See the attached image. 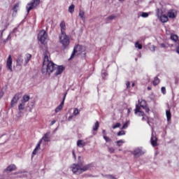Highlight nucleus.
<instances>
[{"label":"nucleus","instance_id":"obj_1","mask_svg":"<svg viewBox=\"0 0 179 179\" xmlns=\"http://www.w3.org/2000/svg\"><path fill=\"white\" fill-rule=\"evenodd\" d=\"M64 69L65 67L63 66H58L52 61L50 60V52L48 51L45 50L43 52V63L42 66V73L44 75H50L52 72H54L55 76H58V75H61L62 72H64Z\"/></svg>","mask_w":179,"mask_h":179},{"label":"nucleus","instance_id":"obj_2","mask_svg":"<svg viewBox=\"0 0 179 179\" xmlns=\"http://www.w3.org/2000/svg\"><path fill=\"white\" fill-rule=\"evenodd\" d=\"M70 169L73 174H82V173H85V171H87L90 169V165L80 166L73 164L71 166Z\"/></svg>","mask_w":179,"mask_h":179},{"label":"nucleus","instance_id":"obj_3","mask_svg":"<svg viewBox=\"0 0 179 179\" xmlns=\"http://www.w3.org/2000/svg\"><path fill=\"white\" fill-rule=\"evenodd\" d=\"M75 54L80 55L82 58H86V47L80 45H76L69 59H72V58L75 57Z\"/></svg>","mask_w":179,"mask_h":179},{"label":"nucleus","instance_id":"obj_4","mask_svg":"<svg viewBox=\"0 0 179 179\" xmlns=\"http://www.w3.org/2000/svg\"><path fill=\"white\" fill-rule=\"evenodd\" d=\"M50 140H51V133L48 132L42 137V138L38 143L36 148L32 152V156H35V155H37L38 150H40V146L41 145V143H43V142H50Z\"/></svg>","mask_w":179,"mask_h":179},{"label":"nucleus","instance_id":"obj_5","mask_svg":"<svg viewBox=\"0 0 179 179\" xmlns=\"http://www.w3.org/2000/svg\"><path fill=\"white\" fill-rule=\"evenodd\" d=\"M59 38V43L62 45V48H64V50H66V48L69 47V44L71 43L69 36H68L66 34H60Z\"/></svg>","mask_w":179,"mask_h":179},{"label":"nucleus","instance_id":"obj_6","mask_svg":"<svg viewBox=\"0 0 179 179\" xmlns=\"http://www.w3.org/2000/svg\"><path fill=\"white\" fill-rule=\"evenodd\" d=\"M38 5H40V0H32L27 5V13H29L31 9H34V8H36Z\"/></svg>","mask_w":179,"mask_h":179},{"label":"nucleus","instance_id":"obj_7","mask_svg":"<svg viewBox=\"0 0 179 179\" xmlns=\"http://www.w3.org/2000/svg\"><path fill=\"white\" fill-rule=\"evenodd\" d=\"M47 38H48V35H47V32L44 30L41 31L38 34V41H40L41 44H44Z\"/></svg>","mask_w":179,"mask_h":179},{"label":"nucleus","instance_id":"obj_8","mask_svg":"<svg viewBox=\"0 0 179 179\" xmlns=\"http://www.w3.org/2000/svg\"><path fill=\"white\" fill-rule=\"evenodd\" d=\"M150 143L152 146H153L154 148L157 146V137H156V133H155L153 127L152 128V136L150 138Z\"/></svg>","mask_w":179,"mask_h":179},{"label":"nucleus","instance_id":"obj_9","mask_svg":"<svg viewBox=\"0 0 179 179\" xmlns=\"http://www.w3.org/2000/svg\"><path fill=\"white\" fill-rule=\"evenodd\" d=\"M13 63V59H12V55H9L6 60V68L10 71V72H13V69H12V64Z\"/></svg>","mask_w":179,"mask_h":179},{"label":"nucleus","instance_id":"obj_10","mask_svg":"<svg viewBox=\"0 0 179 179\" xmlns=\"http://www.w3.org/2000/svg\"><path fill=\"white\" fill-rule=\"evenodd\" d=\"M134 113L136 115H138V117H143L145 115V113L142 111L139 105H136V108L134 109Z\"/></svg>","mask_w":179,"mask_h":179},{"label":"nucleus","instance_id":"obj_11","mask_svg":"<svg viewBox=\"0 0 179 179\" xmlns=\"http://www.w3.org/2000/svg\"><path fill=\"white\" fill-rule=\"evenodd\" d=\"M144 153L145 152L142 150V148H136L133 152V155L136 157H139V156H142Z\"/></svg>","mask_w":179,"mask_h":179},{"label":"nucleus","instance_id":"obj_12","mask_svg":"<svg viewBox=\"0 0 179 179\" xmlns=\"http://www.w3.org/2000/svg\"><path fill=\"white\" fill-rule=\"evenodd\" d=\"M20 99V93L15 94L10 102L11 107H13V106H15V104H16V103L19 101Z\"/></svg>","mask_w":179,"mask_h":179},{"label":"nucleus","instance_id":"obj_13","mask_svg":"<svg viewBox=\"0 0 179 179\" xmlns=\"http://www.w3.org/2000/svg\"><path fill=\"white\" fill-rule=\"evenodd\" d=\"M167 15L171 19H174V17L177 16V11H176V10H170L168 11Z\"/></svg>","mask_w":179,"mask_h":179},{"label":"nucleus","instance_id":"obj_14","mask_svg":"<svg viewBox=\"0 0 179 179\" xmlns=\"http://www.w3.org/2000/svg\"><path fill=\"white\" fill-rule=\"evenodd\" d=\"M17 66H22L23 65V56L19 55L16 60Z\"/></svg>","mask_w":179,"mask_h":179},{"label":"nucleus","instance_id":"obj_15","mask_svg":"<svg viewBox=\"0 0 179 179\" xmlns=\"http://www.w3.org/2000/svg\"><path fill=\"white\" fill-rule=\"evenodd\" d=\"M31 59V55L27 54L24 57V66H26L29 62H30V60Z\"/></svg>","mask_w":179,"mask_h":179},{"label":"nucleus","instance_id":"obj_16","mask_svg":"<svg viewBox=\"0 0 179 179\" xmlns=\"http://www.w3.org/2000/svg\"><path fill=\"white\" fill-rule=\"evenodd\" d=\"M87 143L86 141H85V140H78L77 141V146L78 148H85V146H86Z\"/></svg>","mask_w":179,"mask_h":179},{"label":"nucleus","instance_id":"obj_17","mask_svg":"<svg viewBox=\"0 0 179 179\" xmlns=\"http://www.w3.org/2000/svg\"><path fill=\"white\" fill-rule=\"evenodd\" d=\"M159 20L162 23H167V22H169V17L166 15H162L159 17Z\"/></svg>","mask_w":179,"mask_h":179},{"label":"nucleus","instance_id":"obj_18","mask_svg":"<svg viewBox=\"0 0 179 179\" xmlns=\"http://www.w3.org/2000/svg\"><path fill=\"white\" fill-rule=\"evenodd\" d=\"M16 170V165L15 164H10L9 165L5 170V171H15Z\"/></svg>","mask_w":179,"mask_h":179},{"label":"nucleus","instance_id":"obj_19","mask_svg":"<svg viewBox=\"0 0 179 179\" xmlns=\"http://www.w3.org/2000/svg\"><path fill=\"white\" fill-rule=\"evenodd\" d=\"M60 29H61V34H66L65 30L66 29V26L65 25V22L62 21L60 23Z\"/></svg>","mask_w":179,"mask_h":179},{"label":"nucleus","instance_id":"obj_20","mask_svg":"<svg viewBox=\"0 0 179 179\" xmlns=\"http://www.w3.org/2000/svg\"><path fill=\"white\" fill-rule=\"evenodd\" d=\"M19 3H16L13 6V15H15V13H17V10H19V6H20Z\"/></svg>","mask_w":179,"mask_h":179},{"label":"nucleus","instance_id":"obj_21","mask_svg":"<svg viewBox=\"0 0 179 179\" xmlns=\"http://www.w3.org/2000/svg\"><path fill=\"white\" fill-rule=\"evenodd\" d=\"M116 16L115 15H109L108 17L105 19L106 23H110L112 20L115 19Z\"/></svg>","mask_w":179,"mask_h":179},{"label":"nucleus","instance_id":"obj_22","mask_svg":"<svg viewBox=\"0 0 179 179\" xmlns=\"http://www.w3.org/2000/svg\"><path fill=\"white\" fill-rule=\"evenodd\" d=\"M138 103L140 105V108H145V107H147L146 106V101L141 99V100H138Z\"/></svg>","mask_w":179,"mask_h":179},{"label":"nucleus","instance_id":"obj_23","mask_svg":"<svg viewBox=\"0 0 179 179\" xmlns=\"http://www.w3.org/2000/svg\"><path fill=\"white\" fill-rule=\"evenodd\" d=\"M64 101H62L59 106H58L56 109H55V113H59V111H61V110H62V108H64Z\"/></svg>","mask_w":179,"mask_h":179},{"label":"nucleus","instance_id":"obj_24","mask_svg":"<svg viewBox=\"0 0 179 179\" xmlns=\"http://www.w3.org/2000/svg\"><path fill=\"white\" fill-rule=\"evenodd\" d=\"M166 115L168 122H170V120H171V112H170V110L166 111Z\"/></svg>","mask_w":179,"mask_h":179},{"label":"nucleus","instance_id":"obj_25","mask_svg":"<svg viewBox=\"0 0 179 179\" xmlns=\"http://www.w3.org/2000/svg\"><path fill=\"white\" fill-rule=\"evenodd\" d=\"M171 40L177 43V41H178V36L174 34H171Z\"/></svg>","mask_w":179,"mask_h":179},{"label":"nucleus","instance_id":"obj_26","mask_svg":"<svg viewBox=\"0 0 179 179\" xmlns=\"http://www.w3.org/2000/svg\"><path fill=\"white\" fill-rule=\"evenodd\" d=\"M29 100H30V96L24 95L22 96V99L21 100V101H22V103H27V101H29Z\"/></svg>","mask_w":179,"mask_h":179},{"label":"nucleus","instance_id":"obj_27","mask_svg":"<svg viewBox=\"0 0 179 179\" xmlns=\"http://www.w3.org/2000/svg\"><path fill=\"white\" fill-rule=\"evenodd\" d=\"M154 86H157V85H159L160 83V79H159V78L155 77L154 78V80L152 82Z\"/></svg>","mask_w":179,"mask_h":179},{"label":"nucleus","instance_id":"obj_28","mask_svg":"<svg viewBox=\"0 0 179 179\" xmlns=\"http://www.w3.org/2000/svg\"><path fill=\"white\" fill-rule=\"evenodd\" d=\"M100 127V124L99 123V122H96L94 125L92 127V130L94 131H97V129H99V127Z\"/></svg>","mask_w":179,"mask_h":179},{"label":"nucleus","instance_id":"obj_29","mask_svg":"<svg viewBox=\"0 0 179 179\" xmlns=\"http://www.w3.org/2000/svg\"><path fill=\"white\" fill-rule=\"evenodd\" d=\"M79 16L82 20H85V11L83 10H80Z\"/></svg>","mask_w":179,"mask_h":179},{"label":"nucleus","instance_id":"obj_30","mask_svg":"<svg viewBox=\"0 0 179 179\" xmlns=\"http://www.w3.org/2000/svg\"><path fill=\"white\" fill-rule=\"evenodd\" d=\"M69 13H73V12H75V5L71 4L69 7Z\"/></svg>","mask_w":179,"mask_h":179},{"label":"nucleus","instance_id":"obj_31","mask_svg":"<svg viewBox=\"0 0 179 179\" xmlns=\"http://www.w3.org/2000/svg\"><path fill=\"white\" fill-rule=\"evenodd\" d=\"M26 106V103L21 101V103L18 106V109L20 110H23L24 108V106Z\"/></svg>","mask_w":179,"mask_h":179},{"label":"nucleus","instance_id":"obj_32","mask_svg":"<svg viewBox=\"0 0 179 179\" xmlns=\"http://www.w3.org/2000/svg\"><path fill=\"white\" fill-rule=\"evenodd\" d=\"M116 143H117V146H122V144L123 143H125V141H124V140H119V141H116Z\"/></svg>","mask_w":179,"mask_h":179},{"label":"nucleus","instance_id":"obj_33","mask_svg":"<svg viewBox=\"0 0 179 179\" xmlns=\"http://www.w3.org/2000/svg\"><path fill=\"white\" fill-rule=\"evenodd\" d=\"M135 48H138V50H142V45L139 43V41L136 42Z\"/></svg>","mask_w":179,"mask_h":179},{"label":"nucleus","instance_id":"obj_34","mask_svg":"<svg viewBox=\"0 0 179 179\" xmlns=\"http://www.w3.org/2000/svg\"><path fill=\"white\" fill-rule=\"evenodd\" d=\"M128 125H129V120L127 121L122 126V129H127L128 128Z\"/></svg>","mask_w":179,"mask_h":179},{"label":"nucleus","instance_id":"obj_35","mask_svg":"<svg viewBox=\"0 0 179 179\" xmlns=\"http://www.w3.org/2000/svg\"><path fill=\"white\" fill-rule=\"evenodd\" d=\"M108 73H107V71H102L101 72V76L103 78V79H106V76H108Z\"/></svg>","mask_w":179,"mask_h":179},{"label":"nucleus","instance_id":"obj_36","mask_svg":"<svg viewBox=\"0 0 179 179\" xmlns=\"http://www.w3.org/2000/svg\"><path fill=\"white\" fill-rule=\"evenodd\" d=\"M142 121H147V122H148V124L150 125V122H149V118L148 117H146V116H143V117H142Z\"/></svg>","mask_w":179,"mask_h":179},{"label":"nucleus","instance_id":"obj_37","mask_svg":"<svg viewBox=\"0 0 179 179\" xmlns=\"http://www.w3.org/2000/svg\"><path fill=\"white\" fill-rule=\"evenodd\" d=\"M141 17H149V14H148V13H145V12H143V13H141Z\"/></svg>","mask_w":179,"mask_h":179},{"label":"nucleus","instance_id":"obj_38","mask_svg":"<svg viewBox=\"0 0 179 179\" xmlns=\"http://www.w3.org/2000/svg\"><path fill=\"white\" fill-rule=\"evenodd\" d=\"M121 127V123H116L113 126V129H116V128H120Z\"/></svg>","mask_w":179,"mask_h":179},{"label":"nucleus","instance_id":"obj_39","mask_svg":"<svg viewBox=\"0 0 179 179\" xmlns=\"http://www.w3.org/2000/svg\"><path fill=\"white\" fill-rule=\"evenodd\" d=\"M122 135H125V131L121 130L117 132V136H122Z\"/></svg>","mask_w":179,"mask_h":179},{"label":"nucleus","instance_id":"obj_40","mask_svg":"<svg viewBox=\"0 0 179 179\" xmlns=\"http://www.w3.org/2000/svg\"><path fill=\"white\" fill-rule=\"evenodd\" d=\"M78 114H79V109L76 108H74V110H73V115L76 116V115H78Z\"/></svg>","mask_w":179,"mask_h":179},{"label":"nucleus","instance_id":"obj_41","mask_svg":"<svg viewBox=\"0 0 179 179\" xmlns=\"http://www.w3.org/2000/svg\"><path fill=\"white\" fill-rule=\"evenodd\" d=\"M103 139H105L106 142H111V138H110L108 136H103Z\"/></svg>","mask_w":179,"mask_h":179},{"label":"nucleus","instance_id":"obj_42","mask_svg":"<svg viewBox=\"0 0 179 179\" xmlns=\"http://www.w3.org/2000/svg\"><path fill=\"white\" fill-rule=\"evenodd\" d=\"M106 178L108 179H116L113 175H106Z\"/></svg>","mask_w":179,"mask_h":179},{"label":"nucleus","instance_id":"obj_43","mask_svg":"<svg viewBox=\"0 0 179 179\" xmlns=\"http://www.w3.org/2000/svg\"><path fill=\"white\" fill-rule=\"evenodd\" d=\"M6 27H5L3 29L0 30V38H1L2 36H3V31H5Z\"/></svg>","mask_w":179,"mask_h":179},{"label":"nucleus","instance_id":"obj_44","mask_svg":"<svg viewBox=\"0 0 179 179\" xmlns=\"http://www.w3.org/2000/svg\"><path fill=\"white\" fill-rule=\"evenodd\" d=\"M161 92H162V93L163 94H166V87H162L161 88Z\"/></svg>","mask_w":179,"mask_h":179},{"label":"nucleus","instance_id":"obj_45","mask_svg":"<svg viewBox=\"0 0 179 179\" xmlns=\"http://www.w3.org/2000/svg\"><path fill=\"white\" fill-rule=\"evenodd\" d=\"M150 51H155V50H156V46H155V45H151L150 47Z\"/></svg>","mask_w":179,"mask_h":179},{"label":"nucleus","instance_id":"obj_46","mask_svg":"<svg viewBox=\"0 0 179 179\" xmlns=\"http://www.w3.org/2000/svg\"><path fill=\"white\" fill-rule=\"evenodd\" d=\"M144 110H145V113H149L150 111V109L148 106H145V108H143Z\"/></svg>","mask_w":179,"mask_h":179},{"label":"nucleus","instance_id":"obj_47","mask_svg":"<svg viewBox=\"0 0 179 179\" xmlns=\"http://www.w3.org/2000/svg\"><path fill=\"white\" fill-rule=\"evenodd\" d=\"M72 120H73V115H71L69 117L68 121H72Z\"/></svg>","mask_w":179,"mask_h":179},{"label":"nucleus","instance_id":"obj_48","mask_svg":"<svg viewBox=\"0 0 179 179\" xmlns=\"http://www.w3.org/2000/svg\"><path fill=\"white\" fill-rule=\"evenodd\" d=\"M126 86L127 87V89H129V86H131V83L128 81L126 83Z\"/></svg>","mask_w":179,"mask_h":179},{"label":"nucleus","instance_id":"obj_49","mask_svg":"<svg viewBox=\"0 0 179 179\" xmlns=\"http://www.w3.org/2000/svg\"><path fill=\"white\" fill-rule=\"evenodd\" d=\"M114 148H109V152H110V153H114Z\"/></svg>","mask_w":179,"mask_h":179},{"label":"nucleus","instance_id":"obj_50","mask_svg":"<svg viewBox=\"0 0 179 179\" xmlns=\"http://www.w3.org/2000/svg\"><path fill=\"white\" fill-rule=\"evenodd\" d=\"M3 97V91H0V99H2Z\"/></svg>","mask_w":179,"mask_h":179},{"label":"nucleus","instance_id":"obj_51","mask_svg":"<svg viewBox=\"0 0 179 179\" xmlns=\"http://www.w3.org/2000/svg\"><path fill=\"white\" fill-rule=\"evenodd\" d=\"M66 94H67V93L66 92V93L64 94V97H63L62 101H64V103H65V99H66Z\"/></svg>","mask_w":179,"mask_h":179},{"label":"nucleus","instance_id":"obj_52","mask_svg":"<svg viewBox=\"0 0 179 179\" xmlns=\"http://www.w3.org/2000/svg\"><path fill=\"white\" fill-rule=\"evenodd\" d=\"M19 177L22 178V177H27V173H23L22 175H20Z\"/></svg>","mask_w":179,"mask_h":179},{"label":"nucleus","instance_id":"obj_53","mask_svg":"<svg viewBox=\"0 0 179 179\" xmlns=\"http://www.w3.org/2000/svg\"><path fill=\"white\" fill-rule=\"evenodd\" d=\"M160 46L162 47V48H166V44L164 43H161Z\"/></svg>","mask_w":179,"mask_h":179},{"label":"nucleus","instance_id":"obj_54","mask_svg":"<svg viewBox=\"0 0 179 179\" xmlns=\"http://www.w3.org/2000/svg\"><path fill=\"white\" fill-rule=\"evenodd\" d=\"M72 154H73V158L76 159V155H75V151L74 150L72 151Z\"/></svg>","mask_w":179,"mask_h":179},{"label":"nucleus","instance_id":"obj_55","mask_svg":"<svg viewBox=\"0 0 179 179\" xmlns=\"http://www.w3.org/2000/svg\"><path fill=\"white\" fill-rule=\"evenodd\" d=\"M57 122V121L55 120H52L50 123V125H54V124H55Z\"/></svg>","mask_w":179,"mask_h":179},{"label":"nucleus","instance_id":"obj_56","mask_svg":"<svg viewBox=\"0 0 179 179\" xmlns=\"http://www.w3.org/2000/svg\"><path fill=\"white\" fill-rule=\"evenodd\" d=\"M102 134H103V136H106V130H103Z\"/></svg>","mask_w":179,"mask_h":179},{"label":"nucleus","instance_id":"obj_57","mask_svg":"<svg viewBox=\"0 0 179 179\" xmlns=\"http://www.w3.org/2000/svg\"><path fill=\"white\" fill-rule=\"evenodd\" d=\"M131 86H132V87H135V83H133L131 84Z\"/></svg>","mask_w":179,"mask_h":179},{"label":"nucleus","instance_id":"obj_58","mask_svg":"<svg viewBox=\"0 0 179 179\" xmlns=\"http://www.w3.org/2000/svg\"><path fill=\"white\" fill-rule=\"evenodd\" d=\"M151 90L150 87H148V90Z\"/></svg>","mask_w":179,"mask_h":179},{"label":"nucleus","instance_id":"obj_59","mask_svg":"<svg viewBox=\"0 0 179 179\" xmlns=\"http://www.w3.org/2000/svg\"><path fill=\"white\" fill-rule=\"evenodd\" d=\"M9 37H10V35H9V36H8V38H9Z\"/></svg>","mask_w":179,"mask_h":179},{"label":"nucleus","instance_id":"obj_60","mask_svg":"<svg viewBox=\"0 0 179 179\" xmlns=\"http://www.w3.org/2000/svg\"><path fill=\"white\" fill-rule=\"evenodd\" d=\"M128 113H129V109H128Z\"/></svg>","mask_w":179,"mask_h":179},{"label":"nucleus","instance_id":"obj_61","mask_svg":"<svg viewBox=\"0 0 179 179\" xmlns=\"http://www.w3.org/2000/svg\"><path fill=\"white\" fill-rule=\"evenodd\" d=\"M119 1H124V0H119Z\"/></svg>","mask_w":179,"mask_h":179}]
</instances>
